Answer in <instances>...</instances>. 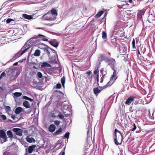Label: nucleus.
Wrapping results in <instances>:
<instances>
[{"label":"nucleus","instance_id":"9d476101","mask_svg":"<svg viewBox=\"0 0 155 155\" xmlns=\"http://www.w3.org/2000/svg\"><path fill=\"white\" fill-rule=\"evenodd\" d=\"M22 54H21V53H20V52H18L17 53L15 54L13 57L8 62H11L14 61L19 57H20Z\"/></svg>","mask_w":155,"mask_h":155},{"label":"nucleus","instance_id":"423d86ee","mask_svg":"<svg viewBox=\"0 0 155 155\" xmlns=\"http://www.w3.org/2000/svg\"><path fill=\"white\" fill-rule=\"evenodd\" d=\"M12 131L17 135L21 136L22 135L23 130L21 129L17 128H14L12 129Z\"/></svg>","mask_w":155,"mask_h":155},{"label":"nucleus","instance_id":"4d7b16f0","mask_svg":"<svg viewBox=\"0 0 155 155\" xmlns=\"http://www.w3.org/2000/svg\"><path fill=\"white\" fill-rule=\"evenodd\" d=\"M3 154V155H10V153L9 152L5 151L4 152Z\"/></svg>","mask_w":155,"mask_h":155},{"label":"nucleus","instance_id":"6e6d98bb","mask_svg":"<svg viewBox=\"0 0 155 155\" xmlns=\"http://www.w3.org/2000/svg\"><path fill=\"white\" fill-rule=\"evenodd\" d=\"M92 73L91 71H88L86 72V74H87L88 76H90L91 74Z\"/></svg>","mask_w":155,"mask_h":155},{"label":"nucleus","instance_id":"7ed1b4c3","mask_svg":"<svg viewBox=\"0 0 155 155\" xmlns=\"http://www.w3.org/2000/svg\"><path fill=\"white\" fill-rule=\"evenodd\" d=\"M31 46V45H30L28 41H27L25 43L24 46L22 48L20 51H22L21 52V54H23L25 53L30 48Z\"/></svg>","mask_w":155,"mask_h":155},{"label":"nucleus","instance_id":"39448f33","mask_svg":"<svg viewBox=\"0 0 155 155\" xmlns=\"http://www.w3.org/2000/svg\"><path fill=\"white\" fill-rule=\"evenodd\" d=\"M14 72H15V70L13 69H11L10 68L8 71V73L9 74H12L10 78V81H13L15 80L16 78L17 77V76H16L13 75V73H14Z\"/></svg>","mask_w":155,"mask_h":155},{"label":"nucleus","instance_id":"0eeeda50","mask_svg":"<svg viewBox=\"0 0 155 155\" xmlns=\"http://www.w3.org/2000/svg\"><path fill=\"white\" fill-rule=\"evenodd\" d=\"M105 86H104L103 87H99V88L101 89H99L98 87H96L94 88L93 90H94V94L96 95H97L103 89H105L107 87L110 86H106V87L105 88H104V87Z\"/></svg>","mask_w":155,"mask_h":155},{"label":"nucleus","instance_id":"de8ad7c7","mask_svg":"<svg viewBox=\"0 0 155 155\" xmlns=\"http://www.w3.org/2000/svg\"><path fill=\"white\" fill-rule=\"evenodd\" d=\"M132 46L134 48H135V42L134 39H133L132 42Z\"/></svg>","mask_w":155,"mask_h":155},{"label":"nucleus","instance_id":"e2e57ef3","mask_svg":"<svg viewBox=\"0 0 155 155\" xmlns=\"http://www.w3.org/2000/svg\"><path fill=\"white\" fill-rule=\"evenodd\" d=\"M16 135H16V134H13V136H12V137L14 138V139H17Z\"/></svg>","mask_w":155,"mask_h":155},{"label":"nucleus","instance_id":"6ab92c4d","mask_svg":"<svg viewBox=\"0 0 155 155\" xmlns=\"http://www.w3.org/2000/svg\"><path fill=\"white\" fill-rule=\"evenodd\" d=\"M36 147V145H33L31 146H29L28 148V152L29 153H32L34 149Z\"/></svg>","mask_w":155,"mask_h":155},{"label":"nucleus","instance_id":"dca6fc26","mask_svg":"<svg viewBox=\"0 0 155 155\" xmlns=\"http://www.w3.org/2000/svg\"><path fill=\"white\" fill-rule=\"evenodd\" d=\"M32 15H29L26 14H24L22 15V17L25 19L28 20H31L33 19V17Z\"/></svg>","mask_w":155,"mask_h":155},{"label":"nucleus","instance_id":"3c124183","mask_svg":"<svg viewBox=\"0 0 155 155\" xmlns=\"http://www.w3.org/2000/svg\"><path fill=\"white\" fill-rule=\"evenodd\" d=\"M6 75L5 73V72H3L1 74L0 76V79L1 78H2L3 77L5 76Z\"/></svg>","mask_w":155,"mask_h":155},{"label":"nucleus","instance_id":"603ef678","mask_svg":"<svg viewBox=\"0 0 155 155\" xmlns=\"http://www.w3.org/2000/svg\"><path fill=\"white\" fill-rule=\"evenodd\" d=\"M14 20H13L11 18H8V19L6 20V23H10L11 21H13Z\"/></svg>","mask_w":155,"mask_h":155},{"label":"nucleus","instance_id":"774afa93","mask_svg":"<svg viewBox=\"0 0 155 155\" xmlns=\"http://www.w3.org/2000/svg\"><path fill=\"white\" fill-rule=\"evenodd\" d=\"M114 138H117V133H114L113 134Z\"/></svg>","mask_w":155,"mask_h":155},{"label":"nucleus","instance_id":"c756f323","mask_svg":"<svg viewBox=\"0 0 155 155\" xmlns=\"http://www.w3.org/2000/svg\"><path fill=\"white\" fill-rule=\"evenodd\" d=\"M40 51L39 50H36L34 54V55L36 56H39L40 55Z\"/></svg>","mask_w":155,"mask_h":155},{"label":"nucleus","instance_id":"4c0bfd02","mask_svg":"<svg viewBox=\"0 0 155 155\" xmlns=\"http://www.w3.org/2000/svg\"><path fill=\"white\" fill-rule=\"evenodd\" d=\"M87 110H88L89 108H90L91 110H92L94 108L93 105H91L90 103H88L87 104Z\"/></svg>","mask_w":155,"mask_h":155},{"label":"nucleus","instance_id":"58836bf2","mask_svg":"<svg viewBox=\"0 0 155 155\" xmlns=\"http://www.w3.org/2000/svg\"><path fill=\"white\" fill-rule=\"evenodd\" d=\"M69 135H70V133L69 132H67L65 134L64 137H63V139H65V138L68 139V138L69 136Z\"/></svg>","mask_w":155,"mask_h":155},{"label":"nucleus","instance_id":"4be33fe9","mask_svg":"<svg viewBox=\"0 0 155 155\" xmlns=\"http://www.w3.org/2000/svg\"><path fill=\"white\" fill-rule=\"evenodd\" d=\"M23 106L27 108H28L30 107L29 102L26 101H25L23 102Z\"/></svg>","mask_w":155,"mask_h":155},{"label":"nucleus","instance_id":"4468645a","mask_svg":"<svg viewBox=\"0 0 155 155\" xmlns=\"http://www.w3.org/2000/svg\"><path fill=\"white\" fill-rule=\"evenodd\" d=\"M0 137L1 138L5 139V141H6V134L2 130H0Z\"/></svg>","mask_w":155,"mask_h":155},{"label":"nucleus","instance_id":"0e129e2a","mask_svg":"<svg viewBox=\"0 0 155 155\" xmlns=\"http://www.w3.org/2000/svg\"><path fill=\"white\" fill-rule=\"evenodd\" d=\"M124 4H123V5H118V8H119L121 9V8H123V6H124Z\"/></svg>","mask_w":155,"mask_h":155},{"label":"nucleus","instance_id":"f3484780","mask_svg":"<svg viewBox=\"0 0 155 155\" xmlns=\"http://www.w3.org/2000/svg\"><path fill=\"white\" fill-rule=\"evenodd\" d=\"M145 12V10L143 9L141 10L139 12L137 15V18L139 19L141 18L142 17V15L144 14Z\"/></svg>","mask_w":155,"mask_h":155},{"label":"nucleus","instance_id":"2eb2a0df","mask_svg":"<svg viewBox=\"0 0 155 155\" xmlns=\"http://www.w3.org/2000/svg\"><path fill=\"white\" fill-rule=\"evenodd\" d=\"M50 14L53 15L54 17L56 18V16L58 15L57 10L55 8H52L51 9V12H50Z\"/></svg>","mask_w":155,"mask_h":155},{"label":"nucleus","instance_id":"9b49d317","mask_svg":"<svg viewBox=\"0 0 155 155\" xmlns=\"http://www.w3.org/2000/svg\"><path fill=\"white\" fill-rule=\"evenodd\" d=\"M88 118V121H87V123L86 125V126L87 127H88L87 128V134H88V132L90 129V128L91 127V118H90V116L89 115H88L87 117Z\"/></svg>","mask_w":155,"mask_h":155},{"label":"nucleus","instance_id":"f704fd0d","mask_svg":"<svg viewBox=\"0 0 155 155\" xmlns=\"http://www.w3.org/2000/svg\"><path fill=\"white\" fill-rule=\"evenodd\" d=\"M14 95L16 97H19L21 96L22 94L21 92H16L14 93Z\"/></svg>","mask_w":155,"mask_h":155},{"label":"nucleus","instance_id":"8fccbe9b","mask_svg":"<svg viewBox=\"0 0 155 155\" xmlns=\"http://www.w3.org/2000/svg\"><path fill=\"white\" fill-rule=\"evenodd\" d=\"M56 87L57 88H60L61 87V84L60 83H58L56 84Z\"/></svg>","mask_w":155,"mask_h":155},{"label":"nucleus","instance_id":"72a5a7b5","mask_svg":"<svg viewBox=\"0 0 155 155\" xmlns=\"http://www.w3.org/2000/svg\"><path fill=\"white\" fill-rule=\"evenodd\" d=\"M23 99H24L25 100H26L29 101L30 102H32L33 101V99L30 98L28 97H27L25 96H23Z\"/></svg>","mask_w":155,"mask_h":155},{"label":"nucleus","instance_id":"f257e3e1","mask_svg":"<svg viewBox=\"0 0 155 155\" xmlns=\"http://www.w3.org/2000/svg\"><path fill=\"white\" fill-rule=\"evenodd\" d=\"M106 61L108 63V65L110 66L111 69L113 70L114 72L113 74L110 78V81L105 85L104 87V88L106 87L107 86H111L117 78V74H118V72L117 71V69L115 66L116 63L115 60L113 58H109L107 59Z\"/></svg>","mask_w":155,"mask_h":155},{"label":"nucleus","instance_id":"a211bd4d","mask_svg":"<svg viewBox=\"0 0 155 155\" xmlns=\"http://www.w3.org/2000/svg\"><path fill=\"white\" fill-rule=\"evenodd\" d=\"M56 129V126L54 124H51L48 128V130L50 132L52 133L54 132Z\"/></svg>","mask_w":155,"mask_h":155},{"label":"nucleus","instance_id":"c9c22d12","mask_svg":"<svg viewBox=\"0 0 155 155\" xmlns=\"http://www.w3.org/2000/svg\"><path fill=\"white\" fill-rule=\"evenodd\" d=\"M7 134L8 136L10 137H12L13 136V134L10 130H8L7 132Z\"/></svg>","mask_w":155,"mask_h":155},{"label":"nucleus","instance_id":"bf43d9fd","mask_svg":"<svg viewBox=\"0 0 155 155\" xmlns=\"http://www.w3.org/2000/svg\"><path fill=\"white\" fill-rule=\"evenodd\" d=\"M57 115H55V114L53 113L52 114V115H51V117H57Z\"/></svg>","mask_w":155,"mask_h":155},{"label":"nucleus","instance_id":"f8f14e48","mask_svg":"<svg viewBox=\"0 0 155 155\" xmlns=\"http://www.w3.org/2000/svg\"><path fill=\"white\" fill-rule=\"evenodd\" d=\"M31 46L38 43V40H35L33 38H31L27 41Z\"/></svg>","mask_w":155,"mask_h":155},{"label":"nucleus","instance_id":"49530a36","mask_svg":"<svg viewBox=\"0 0 155 155\" xmlns=\"http://www.w3.org/2000/svg\"><path fill=\"white\" fill-rule=\"evenodd\" d=\"M5 109L6 111H9L11 110V107L8 106H6L5 107Z\"/></svg>","mask_w":155,"mask_h":155},{"label":"nucleus","instance_id":"7c9ffc66","mask_svg":"<svg viewBox=\"0 0 155 155\" xmlns=\"http://www.w3.org/2000/svg\"><path fill=\"white\" fill-rule=\"evenodd\" d=\"M15 115H12L11 116V117L14 120L13 121H14L15 123L16 122H17L19 120V119L18 118H17L15 117Z\"/></svg>","mask_w":155,"mask_h":155},{"label":"nucleus","instance_id":"a878e982","mask_svg":"<svg viewBox=\"0 0 155 155\" xmlns=\"http://www.w3.org/2000/svg\"><path fill=\"white\" fill-rule=\"evenodd\" d=\"M103 58L102 57H101L98 58V65L97 66V68H98L100 66V65L101 64V61L103 60Z\"/></svg>","mask_w":155,"mask_h":155},{"label":"nucleus","instance_id":"ea45409f","mask_svg":"<svg viewBox=\"0 0 155 155\" xmlns=\"http://www.w3.org/2000/svg\"><path fill=\"white\" fill-rule=\"evenodd\" d=\"M114 143L115 144H116L117 145H120L121 144L122 142H121V141L120 142V143H119V142H118L117 140V138H114Z\"/></svg>","mask_w":155,"mask_h":155},{"label":"nucleus","instance_id":"864d4df0","mask_svg":"<svg viewBox=\"0 0 155 155\" xmlns=\"http://www.w3.org/2000/svg\"><path fill=\"white\" fill-rule=\"evenodd\" d=\"M133 102L132 103V105H133V104H135L136 105L137 104H138L139 103V102H138L137 101H135V99L134 100V101H133Z\"/></svg>","mask_w":155,"mask_h":155},{"label":"nucleus","instance_id":"052dcab7","mask_svg":"<svg viewBox=\"0 0 155 155\" xmlns=\"http://www.w3.org/2000/svg\"><path fill=\"white\" fill-rule=\"evenodd\" d=\"M56 92H57V93L58 94H61L62 95H64L63 93L62 92H61V91H56Z\"/></svg>","mask_w":155,"mask_h":155},{"label":"nucleus","instance_id":"aec40b11","mask_svg":"<svg viewBox=\"0 0 155 155\" xmlns=\"http://www.w3.org/2000/svg\"><path fill=\"white\" fill-rule=\"evenodd\" d=\"M51 65L47 62H42L41 65V67L42 68L45 67H51Z\"/></svg>","mask_w":155,"mask_h":155},{"label":"nucleus","instance_id":"e433bc0d","mask_svg":"<svg viewBox=\"0 0 155 155\" xmlns=\"http://www.w3.org/2000/svg\"><path fill=\"white\" fill-rule=\"evenodd\" d=\"M112 43L114 45H116L117 44V40L116 38H114L111 39Z\"/></svg>","mask_w":155,"mask_h":155},{"label":"nucleus","instance_id":"c03bdc74","mask_svg":"<svg viewBox=\"0 0 155 155\" xmlns=\"http://www.w3.org/2000/svg\"><path fill=\"white\" fill-rule=\"evenodd\" d=\"M60 114H58L57 116V117H59V118L62 119L64 118V116L62 114H61V113L59 112Z\"/></svg>","mask_w":155,"mask_h":155},{"label":"nucleus","instance_id":"338daca9","mask_svg":"<svg viewBox=\"0 0 155 155\" xmlns=\"http://www.w3.org/2000/svg\"><path fill=\"white\" fill-rule=\"evenodd\" d=\"M100 73L102 74V75L105 73V72L104 73V70L103 69H102L101 70Z\"/></svg>","mask_w":155,"mask_h":155},{"label":"nucleus","instance_id":"bb28decb","mask_svg":"<svg viewBox=\"0 0 155 155\" xmlns=\"http://www.w3.org/2000/svg\"><path fill=\"white\" fill-rule=\"evenodd\" d=\"M52 54H53V56H51L50 55L48 57L51 61H54L56 59V55L57 54V53H56L55 54L54 53Z\"/></svg>","mask_w":155,"mask_h":155},{"label":"nucleus","instance_id":"a18cd8bd","mask_svg":"<svg viewBox=\"0 0 155 155\" xmlns=\"http://www.w3.org/2000/svg\"><path fill=\"white\" fill-rule=\"evenodd\" d=\"M54 124L57 125L58 126L59 125L60 123V121L59 120H55L54 122Z\"/></svg>","mask_w":155,"mask_h":155},{"label":"nucleus","instance_id":"ddd939ff","mask_svg":"<svg viewBox=\"0 0 155 155\" xmlns=\"http://www.w3.org/2000/svg\"><path fill=\"white\" fill-rule=\"evenodd\" d=\"M108 111V110L104 111L102 109L101 113V118L104 119L107 115Z\"/></svg>","mask_w":155,"mask_h":155},{"label":"nucleus","instance_id":"5fc2aeb1","mask_svg":"<svg viewBox=\"0 0 155 155\" xmlns=\"http://www.w3.org/2000/svg\"><path fill=\"white\" fill-rule=\"evenodd\" d=\"M65 152L64 151H61V152H60L58 155H65Z\"/></svg>","mask_w":155,"mask_h":155},{"label":"nucleus","instance_id":"09e8293b","mask_svg":"<svg viewBox=\"0 0 155 155\" xmlns=\"http://www.w3.org/2000/svg\"><path fill=\"white\" fill-rule=\"evenodd\" d=\"M1 117L2 119H3L4 120H6L7 118L6 116L4 114H2V115H1Z\"/></svg>","mask_w":155,"mask_h":155},{"label":"nucleus","instance_id":"69168bd1","mask_svg":"<svg viewBox=\"0 0 155 155\" xmlns=\"http://www.w3.org/2000/svg\"><path fill=\"white\" fill-rule=\"evenodd\" d=\"M132 106L130 107L129 108V111L130 112H132L133 111V110H132Z\"/></svg>","mask_w":155,"mask_h":155},{"label":"nucleus","instance_id":"680f3d73","mask_svg":"<svg viewBox=\"0 0 155 155\" xmlns=\"http://www.w3.org/2000/svg\"><path fill=\"white\" fill-rule=\"evenodd\" d=\"M97 84H98V85H99V84H98V82H99V74H97Z\"/></svg>","mask_w":155,"mask_h":155},{"label":"nucleus","instance_id":"6e6552de","mask_svg":"<svg viewBox=\"0 0 155 155\" xmlns=\"http://www.w3.org/2000/svg\"><path fill=\"white\" fill-rule=\"evenodd\" d=\"M49 43L52 46L57 48L59 45V42L56 39H53L48 41Z\"/></svg>","mask_w":155,"mask_h":155},{"label":"nucleus","instance_id":"5701e85b","mask_svg":"<svg viewBox=\"0 0 155 155\" xmlns=\"http://www.w3.org/2000/svg\"><path fill=\"white\" fill-rule=\"evenodd\" d=\"M126 12L127 15L131 17H133L134 16V14H135L132 11L127 10Z\"/></svg>","mask_w":155,"mask_h":155},{"label":"nucleus","instance_id":"13d9d810","mask_svg":"<svg viewBox=\"0 0 155 155\" xmlns=\"http://www.w3.org/2000/svg\"><path fill=\"white\" fill-rule=\"evenodd\" d=\"M98 72H99V70H95L94 71V74H98Z\"/></svg>","mask_w":155,"mask_h":155},{"label":"nucleus","instance_id":"c85d7f7f","mask_svg":"<svg viewBox=\"0 0 155 155\" xmlns=\"http://www.w3.org/2000/svg\"><path fill=\"white\" fill-rule=\"evenodd\" d=\"M62 128L60 127L59 129L57 130L56 132L54 133V134L55 135H58L62 131Z\"/></svg>","mask_w":155,"mask_h":155},{"label":"nucleus","instance_id":"20e7f679","mask_svg":"<svg viewBox=\"0 0 155 155\" xmlns=\"http://www.w3.org/2000/svg\"><path fill=\"white\" fill-rule=\"evenodd\" d=\"M43 49L44 52H45L47 54L48 56H49V55H50V51H52L51 53V54H52V53H54L55 54H56L55 51L52 49L48 46H46V47L44 48Z\"/></svg>","mask_w":155,"mask_h":155},{"label":"nucleus","instance_id":"1a4fd4ad","mask_svg":"<svg viewBox=\"0 0 155 155\" xmlns=\"http://www.w3.org/2000/svg\"><path fill=\"white\" fill-rule=\"evenodd\" d=\"M136 98L133 96H130L126 101L125 104L127 105H129L130 104L131 102L134 101V100Z\"/></svg>","mask_w":155,"mask_h":155},{"label":"nucleus","instance_id":"412c9836","mask_svg":"<svg viewBox=\"0 0 155 155\" xmlns=\"http://www.w3.org/2000/svg\"><path fill=\"white\" fill-rule=\"evenodd\" d=\"M22 108L21 107H17L15 109V112L16 114H18L22 111Z\"/></svg>","mask_w":155,"mask_h":155},{"label":"nucleus","instance_id":"393cba45","mask_svg":"<svg viewBox=\"0 0 155 155\" xmlns=\"http://www.w3.org/2000/svg\"><path fill=\"white\" fill-rule=\"evenodd\" d=\"M102 35L103 39L106 40L107 39V36L106 32L104 31H103Z\"/></svg>","mask_w":155,"mask_h":155},{"label":"nucleus","instance_id":"473e14b6","mask_svg":"<svg viewBox=\"0 0 155 155\" xmlns=\"http://www.w3.org/2000/svg\"><path fill=\"white\" fill-rule=\"evenodd\" d=\"M40 36H42L44 37H45L44 35H42L41 34H39L38 36L35 35L32 38H33L35 40H38V41H39V39H38L39 37Z\"/></svg>","mask_w":155,"mask_h":155},{"label":"nucleus","instance_id":"f03ea898","mask_svg":"<svg viewBox=\"0 0 155 155\" xmlns=\"http://www.w3.org/2000/svg\"><path fill=\"white\" fill-rule=\"evenodd\" d=\"M51 15L50 12H48L46 14L43 15L42 17V18L43 20L49 21H54L56 18Z\"/></svg>","mask_w":155,"mask_h":155},{"label":"nucleus","instance_id":"a19ab883","mask_svg":"<svg viewBox=\"0 0 155 155\" xmlns=\"http://www.w3.org/2000/svg\"><path fill=\"white\" fill-rule=\"evenodd\" d=\"M107 73L105 71V73L104 74H103L102 77L101 78L100 80V82L102 83L104 81V78L105 75Z\"/></svg>","mask_w":155,"mask_h":155},{"label":"nucleus","instance_id":"37998d69","mask_svg":"<svg viewBox=\"0 0 155 155\" xmlns=\"http://www.w3.org/2000/svg\"><path fill=\"white\" fill-rule=\"evenodd\" d=\"M37 76L39 78H41L42 77V73L40 72H37Z\"/></svg>","mask_w":155,"mask_h":155},{"label":"nucleus","instance_id":"b1692460","mask_svg":"<svg viewBox=\"0 0 155 155\" xmlns=\"http://www.w3.org/2000/svg\"><path fill=\"white\" fill-rule=\"evenodd\" d=\"M26 140L27 141L30 143H35V140L34 138L32 137L31 138L27 137Z\"/></svg>","mask_w":155,"mask_h":155},{"label":"nucleus","instance_id":"79ce46f5","mask_svg":"<svg viewBox=\"0 0 155 155\" xmlns=\"http://www.w3.org/2000/svg\"><path fill=\"white\" fill-rule=\"evenodd\" d=\"M123 51L122 52V53L123 54H125L126 53H127V47H124L123 48Z\"/></svg>","mask_w":155,"mask_h":155},{"label":"nucleus","instance_id":"2f4dec72","mask_svg":"<svg viewBox=\"0 0 155 155\" xmlns=\"http://www.w3.org/2000/svg\"><path fill=\"white\" fill-rule=\"evenodd\" d=\"M65 78L64 76L62 77L61 79V82L62 86L64 87V84L65 83Z\"/></svg>","mask_w":155,"mask_h":155},{"label":"nucleus","instance_id":"cd10ccee","mask_svg":"<svg viewBox=\"0 0 155 155\" xmlns=\"http://www.w3.org/2000/svg\"><path fill=\"white\" fill-rule=\"evenodd\" d=\"M104 13V11H101L99 12L95 16V18H98L100 17Z\"/></svg>","mask_w":155,"mask_h":155}]
</instances>
